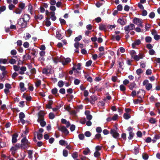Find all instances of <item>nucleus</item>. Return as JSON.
<instances>
[{"label": "nucleus", "mask_w": 160, "mask_h": 160, "mask_svg": "<svg viewBox=\"0 0 160 160\" xmlns=\"http://www.w3.org/2000/svg\"><path fill=\"white\" fill-rule=\"evenodd\" d=\"M133 22L139 27H143V25L142 24V20L140 18H134L133 20Z\"/></svg>", "instance_id": "obj_1"}, {"label": "nucleus", "mask_w": 160, "mask_h": 160, "mask_svg": "<svg viewBox=\"0 0 160 160\" xmlns=\"http://www.w3.org/2000/svg\"><path fill=\"white\" fill-rule=\"evenodd\" d=\"M143 85L145 86L146 89L148 90H150L152 87V84L148 82V81L147 80H144L143 82Z\"/></svg>", "instance_id": "obj_2"}, {"label": "nucleus", "mask_w": 160, "mask_h": 160, "mask_svg": "<svg viewBox=\"0 0 160 160\" xmlns=\"http://www.w3.org/2000/svg\"><path fill=\"white\" fill-rule=\"evenodd\" d=\"M30 17L27 14H24L22 18L23 20L25 22L23 23L22 25V27H25L26 24V22L29 20Z\"/></svg>", "instance_id": "obj_3"}, {"label": "nucleus", "mask_w": 160, "mask_h": 160, "mask_svg": "<svg viewBox=\"0 0 160 160\" xmlns=\"http://www.w3.org/2000/svg\"><path fill=\"white\" fill-rule=\"evenodd\" d=\"M25 117V115L23 112H21L19 114V120L18 122L19 123H21L22 124H24L25 122V121L23 118Z\"/></svg>", "instance_id": "obj_4"}, {"label": "nucleus", "mask_w": 160, "mask_h": 160, "mask_svg": "<svg viewBox=\"0 0 160 160\" xmlns=\"http://www.w3.org/2000/svg\"><path fill=\"white\" fill-rule=\"evenodd\" d=\"M110 133L112 135V136L115 138H117L119 136V134L115 130L112 129L110 130Z\"/></svg>", "instance_id": "obj_5"}, {"label": "nucleus", "mask_w": 160, "mask_h": 160, "mask_svg": "<svg viewBox=\"0 0 160 160\" xmlns=\"http://www.w3.org/2000/svg\"><path fill=\"white\" fill-rule=\"evenodd\" d=\"M19 148V145H18L17 144L15 145L14 146L12 147L10 149V151L11 152L12 154L14 156L15 153L16 151Z\"/></svg>", "instance_id": "obj_6"}, {"label": "nucleus", "mask_w": 160, "mask_h": 160, "mask_svg": "<svg viewBox=\"0 0 160 160\" xmlns=\"http://www.w3.org/2000/svg\"><path fill=\"white\" fill-rule=\"evenodd\" d=\"M135 28L134 25L133 24H131L129 25L124 27V30L128 32V33L130 30H133Z\"/></svg>", "instance_id": "obj_7"}, {"label": "nucleus", "mask_w": 160, "mask_h": 160, "mask_svg": "<svg viewBox=\"0 0 160 160\" xmlns=\"http://www.w3.org/2000/svg\"><path fill=\"white\" fill-rule=\"evenodd\" d=\"M62 64L64 65L67 64L71 61V59L69 58H67L65 59L63 57H62Z\"/></svg>", "instance_id": "obj_8"}, {"label": "nucleus", "mask_w": 160, "mask_h": 160, "mask_svg": "<svg viewBox=\"0 0 160 160\" xmlns=\"http://www.w3.org/2000/svg\"><path fill=\"white\" fill-rule=\"evenodd\" d=\"M58 129L66 134H68L69 133V132L64 126H61L58 128Z\"/></svg>", "instance_id": "obj_9"}, {"label": "nucleus", "mask_w": 160, "mask_h": 160, "mask_svg": "<svg viewBox=\"0 0 160 160\" xmlns=\"http://www.w3.org/2000/svg\"><path fill=\"white\" fill-rule=\"evenodd\" d=\"M38 121L40 123L41 126L42 127L45 126L46 125V122L44 121V118H41L40 119H38Z\"/></svg>", "instance_id": "obj_10"}, {"label": "nucleus", "mask_w": 160, "mask_h": 160, "mask_svg": "<svg viewBox=\"0 0 160 160\" xmlns=\"http://www.w3.org/2000/svg\"><path fill=\"white\" fill-rule=\"evenodd\" d=\"M85 114L86 116V118L88 120H90L92 119V116L90 114V112L89 111H86L85 112Z\"/></svg>", "instance_id": "obj_11"}, {"label": "nucleus", "mask_w": 160, "mask_h": 160, "mask_svg": "<svg viewBox=\"0 0 160 160\" xmlns=\"http://www.w3.org/2000/svg\"><path fill=\"white\" fill-rule=\"evenodd\" d=\"M22 145H24L25 147H27L28 144L29 143L28 141L25 138H23L21 141Z\"/></svg>", "instance_id": "obj_12"}, {"label": "nucleus", "mask_w": 160, "mask_h": 160, "mask_svg": "<svg viewBox=\"0 0 160 160\" xmlns=\"http://www.w3.org/2000/svg\"><path fill=\"white\" fill-rule=\"evenodd\" d=\"M143 56L142 54H140L139 55H136L133 58V59L137 61H138L140 59L143 58Z\"/></svg>", "instance_id": "obj_13"}, {"label": "nucleus", "mask_w": 160, "mask_h": 160, "mask_svg": "<svg viewBox=\"0 0 160 160\" xmlns=\"http://www.w3.org/2000/svg\"><path fill=\"white\" fill-rule=\"evenodd\" d=\"M20 90L22 92H24L26 90V88L24 87V84L23 82H21L19 84Z\"/></svg>", "instance_id": "obj_14"}, {"label": "nucleus", "mask_w": 160, "mask_h": 160, "mask_svg": "<svg viewBox=\"0 0 160 160\" xmlns=\"http://www.w3.org/2000/svg\"><path fill=\"white\" fill-rule=\"evenodd\" d=\"M18 135L16 133H14L12 136V143H15L17 141V138L18 137Z\"/></svg>", "instance_id": "obj_15"}, {"label": "nucleus", "mask_w": 160, "mask_h": 160, "mask_svg": "<svg viewBox=\"0 0 160 160\" xmlns=\"http://www.w3.org/2000/svg\"><path fill=\"white\" fill-rule=\"evenodd\" d=\"M141 43V41L140 40L138 39L136 40L134 43L132 44V46L133 48H135L137 45H138Z\"/></svg>", "instance_id": "obj_16"}, {"label": "nucleus", "mask_w": 160, "mask_h": 160, "mask_svg": "<svg viewBox=\"0 0 160 160\" xmlns=\"http://www.w3.org/2000/svg\"><path fill=\"white\" fill-rule=\"evenodd\" d=\"M20 69V71L19 73L21 74H23L24 73V72L27 70L26 68L24 66L21 67Z\"/></svg>", "instance_id": "obj_17"}, {"label": "nucleus", "mask_w": 160, "mask_h": 160, "mask_svg": "<svg viewBox=\"0 0 160 160\" xmlns=\"http://www.w3.org/2000/svg\"><path fill=\"white\" fill-rule=\"evenodd\" d=\"M118 22L121 25H124L125 24L126 22L125 20L122 18H119L118 20Z\"/></svg>", "instance_id": "obj_18"}, {"label": "nucleus", "mask_w": 160, "mask_h": 160, "mask_svg": "<svg viewBox=\"0 0 160 160\" xmlns=\"http://www.w3.org/2000/svg\"><path fill=\"white\" fill-rule=\"evenodd\" d=\"M62 57L60 58H54L53 59V61L55 63H57L59 62H61L62 61Z\"/></svg>", "instance_id": "obj_19"}, {"label": "nucleus", "mask_w": 160, "mask_h": 160, "mask_svg": "<svg viewBox=\"0 0 160 160\" xmlns=\"http://www.w3.org/2000/svg\"><path fill=\"white\" fill-rule=\"evenodd\" d=\"M50 14L51 19L52 21H54L56 19V18L55 16V12H50Z\"/></svg>", "instance_id": "obj_20"}, {"label": "nucleus", "mask_w": 160, "mask_h": 160, "mask_svg": "<svg viewBox=\"0 0 160 160\" xmlns=\"http://www.w3.org/2000/svg\"><path fill=\"white\" fill-rule=\"evenodd\" d=\"M49 18H46L45 25L47 27H49L51 25V22L49 21Z\"/></svg>", "instance_id": "obj_21"}, {"label": "nucleus", "mask_w": 160, "mask_h": 160, "mask_svg": "<svg viewBox=\"0 0 160 160\" xmlns=\"http://www.w3.org/2000/svg\"><path fill=\"white\" fill-rule=\"evenodd\" d=\"M44 113L43 112H40L38 113V119L40 118H44L43 116L44 115Z\"/></svg>", "instance_id": "obj_22"}, {"label": "nucleus", "mask_w": 160, "mask_h": 160, "mask_svg": "<svg viewBox=\"0 0 160 160\" xmlns=\"http://www.w3.org/2000/svg\"><path fill=\"white\" fill-rule=\"evenodd\" d=\"M152 39V38L148 36L145 38V40L146 42L148 43L151 42Z\"/></svg>", "instance_id": "obj_23"}, {"label": "nucleus", "mask_w": 160, "mask_h": 160, "mask_svg": "<svg viewBox=\"0 0 160 160\" xmlns=\"http://www.w3.org/2000/svg\"><path fill=\"white\" fill-rule=\"evenodd\" d=\"M142 156L144 160H147L148 158V156L145 153H143Z\"/></svg>", "instance_id": "obj_24"}, {"label": "nucleus", "mask_w": 160, "mask_h": 160, "mask_svg": "<svg viewBox=\"0 0 160 160\" xmlns=\"http://www.w3.org/2000/svg\"><path fill=\"white\" fill-rule=\"evenodd\" d=\"M160 138V136L158 135H155L154 136V139L152 140V141L153 143H154L156 142L157 139H159Z\"/></svg>", "instance_id": "obj_25"}, {"label": "nucleus", "mask_w": 160, "mask_h": 160, "mask_svg": "<svg viewBox=\"0 0 160 160\" xmlns=\"http://www.w3.org/2000/svg\"><path fill=\"white\" fill-rule=\"evenodd\" d=\"M123 117L125 119H128L130 118V116L128 113H126L124 114Z\"/></svg>", "instance_id": "obj_26"}, {"label": "nucleus", "mask_w": 160, "mask_h": 160, "mask_svg": "<svg viewBox=\"0 0 160 160\" xmlns=\"http://www.w3.org/2000/svg\"><path fill=\"white\" fill-rule=\"evenodd\" d=\"M35 18L36 19L41 20L43 18V16L42 15H39L38 16H35Z\"/></svg>", "instance_id": "obj_27"}, {"label": "nucleus", "mask_w": 160, "mask_h": 160, "mask_svg": "<svg viewBox=\"0 0 160 160\" xmlns=\"http://www.w3.org/2000/svg\"><path fill=\"white\" fill-rule=\"evenodd\" d=\"M25 4L23 3H20L19 5V8L22 10L24 8Z\"/></svg>", "instance_id": "obj_28"}, {"label": "nucleus", "mask_w": 160, "mask_h": 160, "mask_svg": "<svg viewBox=\"0 0 160 160\" xmlns=\"http://www.w3.org/2000/svg\"><path fill=\"white\" fill-rule=\"evenodd\" d=\"M59 143L61 145H64L65 144L68 145V143H66L65 141L63 140H60L59 141Z\"/></svg>", "instance_id": "obj_29"}, {"label": "nucleus", "mask_w": 160, "mask_h": 160, "mask_svg": "<svg viewBox=\"0 0 160 160\" xmlns=\"http://www.w3.org/2000/svg\"><path fill=\"white\" fill-rule=\"evenodd\" d=\"M22 10L18 8L16 9L15 12L17 14H20L22 12Z\"/></svg>", "instance_id": "obj_30"}, {"label": "nucleus", "mask_w": 160, "mask_h": 160, "mask_svg": "<svg viewBox=\"0 0 160 160\" xmlns=\"http://www.w3.org/2000/svg\"><path fill=\"white\" fill-rule=\"evenodd\" d=\"M149 121L150 123L152 124H154L157 122L155 119L153 118H150L149 120Z\"/></svg>", "instance_id": "obj_31"}, {"label": "nucleus", "mask_w": 160, "mask_h": 160, "mask_svg": "<svg viewBox=\"0 0 160 160\" xmlns=\"http://www.w3.org/2000/svg\"><path fill=\"white\" fill-rule=\"evenodd\" d=\"M91 97L92 100V101H91L92 103H93L95 101H96L97 100V98L96 96H91Z\"/></svg>", "instance_id": "obj_32"}, {"label": "nucleus", "mask_w": 160, "mask_h": 160, "mask_svg": "<svg viewBox=\"0 0 160 160\" xmlns=\"http://www.w3.org/2000/svg\"><path fill=\"white\" fill-rule=\"evenodd\" d=\"M143 72V71L141 69L139 68L137 70L136 72L138 75H139L142 74Z\"/></svg>", "instance_id": "obj_33"}, {"label": "nucleus", "mask_w": 160, "mask_h": 160, "mask_svg": "<svg viewBox=\"0 0 160 160\" xmlns=\"http://www.w3.org/2000/svg\"><path fill=\"white\" fill-rule=\"evenodd\" d=\"M63 85L64 82L62 81H60L58 83V85L60 88L62 87L63 86Z\"/></svg>", "instance_id": "obj_34"}, {"label": "nucleus", "mask_w": 160, "mask_h": 160, "mask_svg": "<svg viewBox=\"0 0 160 160\" xmlns=\"http://www.w3.org/2000/svg\"><path fill=\"white\" fill-rule=\"evenodd\" d=\"M129 135L128 137V138L130 140L132 139L133 137L134 134L132 132H129Z\"/></svg>", "instance_id": "obj_35"}, {"label": "nucleus", "mask_w": 160, "mask_h": 160, "mask_svg": "<svg viewBox=\"0 0 160 160\" xmlns=\"http://www.w3.org/2000/svg\"><path fill=\"white\" fill-rule=\"evenodd\" d=\"M82 38V36L81 35H80L75 38L74 41L75 42L81 40Z\"/></svg>", "instance_id": "obj_36"}, {"label": "nucleus", "mask_w": 160, "mask_h": 160, "mask_svg": "<svg viewBox=\"0 0 160 160\" xmlns=\"http://www.w3.org/2000/svg\"><path fill=\"white\" fill-rule=\"evenodd\" d=\"M130 54L131 57L133 58L136 55V52L134 50H132L130 52Z\"/></svg>", "instance_id": "obj_37"}, {"label": "nucleus", "mask_w": 160, "mask_h": 160, "mask_svg": "<svg viewBox=\"0 0 160 160\" xmlns=\"http://www.w3.org/2000/svg\"><path fill=\"white\" fill-rule=\"evenodd\" d=\"M7 61L6 59H0V63H6Z\"/></svg>", "instance_id": "obj_38"}, {"label": "nucleus", "mask_w": 160, "mask_h": 160, "mask_svg": "<svg viewBox=\"0 0 160 160\" xmlns=\"http://www.w3.org/2000/svg\"><path fill=\"white\" fill-rule=\"evenodd\" d=\"M99 29L101 30H104L106 29V26L103 24L101 25L99 27Z\"/></svg>", "instance_id": "obj_39"}, {"label": "nucleus", "mask_w": 160, "mask_h": 160, "mask_svg": "<svg viewBox=\"0 0 160 160\" xmlns=\"http://www.w3.org/2000/svg\"><path fill=\"white\" fill-rule=\"evenodd\" d=\"M90 152V150L87 148L85 149L83 152V153L85 155H87Z\"/></svg>", "instance_id": "obj_40"}, {"label": "nucleus", "mask_w": 160, "mask_h": 160, "mask_svg": "<svg viewBox=\"0 0 160 160\" xmlns=\"http://www.w3.org/2000/svg\"><path fill=\"white\" fill-rule=\"evenodd\" d=\"M136 84L135 83H132L129 86V88L130 90H132L133 88L135 87Z\"/></svg>", "instance_id": "obj_41"}, {"label": "nucleus", "mask_w": 160, "mask_h": 160, "mask_svg": "<svg viewBox=\"0 0 160 160\" xmlns=\"http://www.w3.org/2000/svg\"><path fill=\"white\" fill-rule=\"evenodd\" d=\"M41 84V81L38 80L35 83V85L37 87H39Z\"/></svg>", "instance_id": "obj_42"}, {"label": "nucleus", "mask_w": 160, "mask_h": 160, "mask_svg": "<svg viewBox=\"0 0 160 160\" xmlns=\"http://www.w3.org/2000/svg\"><path fill=\"white\" fill-rule=\"evenodd\" d=\"M98 105L100 107H102L104 105V102L103 101H101L98 102Z\"/></svg>", "instance_id": "obj_43"}, {"label": "nucleus", "mask_w": 160, "mask_h": 160, "mask_svg": "<svg viewBox=\"0 0 160 160\" xmlns=\"http://www.w3.org/2000/svg\"><path fill=\"white\" fill-rule=\"evenodd\" d=\"M120 90L122 91H124L125 90V87L123 85H121L120 86Z\"/></svg>", "instance_id": "obj_44"}, {"label": "nucleus", "mask_w": 160, "mask_h": 160, "mask_svg": "<svg viewBox=\"0 0 160 160\" xmlns=\"http://www.w3.org/2000/svg\"><path fill=\"white\" fill-rule=\"evenodd\" d=\"M32 151L30 150V151H28V157H29V158H30L31 159H32Z\"/></svg>", "instance_id": "obj_45"}, {"label": "nucleus", "mask_w": 160, "mask_h": 160, "mask_svg": "<svg viewBox=\"0 0 160 160\" xmlns=\"http://www.w3.org/2000/svg\"><path fill=\"white\" fill-rule=\"evenodd\" d=\"M14 70L16 71H18L20 69V67L17 65L13 66Z\"/></svg>", "instance_id": "obj_46"}, {"label": "nucleus", "mask_w": 160, "mask_h": 160, "mask_svg": "<svg viewBox=\"0 0 160 160\" xmlns=\"http://www.w3.org/2000/svg\"><path fill=\"white\" fill-rule=\"evenodd\" d=\"M37 138L39 140L41 139L42 137V134L39 133L38 132H37Z\"/></svg>", "instance_id": "obj_47"}, {"label": "nucleus", "mask_w": 160, "mask_h": 160, "mask_svg": "<svg viewBox=\"0 0 160 160\" xmlns=\"http://www.w3.org/2000/svg\"><path fill=\"white\" fill-rule=\"evenodd\" d=\"M72 32V31L70 29H68L66 32V34H68V37H69Z\"/></svg>", "instance_id": "obj_48"}, {"label": "nucleus", "mask_w": 160, "mask_h": 160, "mask_svg": "<svg viewBox=\"0 0 160 160\" xmlns=\"http://www.w3.org/2000/svg\"><path fill=\"white\" fill-rule=\"evenodd\" d=\"M63 155L64 157H67L68 155V151L67 150H64L63 151Z\"/></svg>", "instance_id": "obj_49"}, {"label": "nucleus", "mask_w": 160, "mask_h": 160, "mask_svg": "<svg viewBox=\"0 0 160 160\" xmlns=\"http://www.w3.org/2000/svg\"><path fill=\"white\" fill-rule=\"evenodd\" d=\"M92 63V62L91 60H89L86 62V66L89 67L91 65Z\"/></svg>", "instance_id": "obj_50"}, {"label": "nucleus", "mask_w": 160, "mask_h": 160, "mask_svg": "<svg viewBox=\"0 0 160 160\" xmlns=\"http://www.w3.org/2000/svg\"><path fill=\"white\" fill-rule=\"evenodd\" d=\"M48 70L49 69L45 68L43 69L42 72L44 74H47L48 73Z\"/></svg>", "instance_id": "obj_51"}, {"label": "nucleus", "mask_w": 160, "mask_h": 160, "mask_svg": "<svg viewBox=\"0 0 160 160\" xmlns=\"http://www.w3.org/2000/svg\"><path fill=\"white\" fill-rule=\"evenodd\" d=\"M52 92L53 94L55 95L57 93L58 90L56 88H54L52 89Z\"/></svg>", "instance_id": "obj_52"}, {"label": "nucleus", "mask_w": 160, "mask_h": 160, "mask_svg": "<svg viewBox=\"0 0 160 160\" xmlns=\"http://www.w3.org/2000/svg\"><path fill=\"white\" fill-rule=\"evenodd\" d=\"M49 118L51 119H53L55 117V115L52 113H50L49 115Z\"/></svg>", "instance_id": "obj_53"}, {"label": "nucleus", "mask_w": 160, "mask_h": 160, "mask_svg": "<svg viewBox=\"0 0 160 160\" xmlns=\"http://www.w3.org/2000/svg\"><path fill=\"white\" fill-rule=\"evenodd\" d=\"M155 16L154 13L153 12H152L150 13L149 15V17L150 18H153Z\"/></svg>", "instance_id": "obj_54"}, {"label": "nucleus", "mask_w": 160, "mask_h": 160, "mask_svg": "<svg viewBox=\"0 0 160 160\" xmlns=\"http://www.w3.org/2000/svg\"><path fill=\"white\" fill-rule=\"evenodd\" d=\"M141 67L142 68H144L146 67L145 63L143 61L141 62L140 63Z\"/></svg>", "instance_id": "obj_55"}, {"label": "nucleus", "mask_w": 160, "mask_h": 160, "mask_svg": "<svg viewBox=\"0 0 160 160\" xmlns=\"http://www.w3.org/2000/svg\"><path fill=\"white\" fill-rule=\"evenodd\" d=\"M72 157L74 158H76L78 156V154L77 152H74L72 154Z\"/></svg>", "instance_id": "obj_56"}, {"label": "nucleus", "mask_w": 160, "mask_h": 160, "mask_svg": "<svg viewBox=\"0 0 160 160\" xmlns=\"http://www.w3.org/2000/svg\"><path fill=\"white\" fill-rule=\"evenodd\" d=\"M24 47L28 48L29 47V43L28 42H25L23 44Z\"/></svg>", "instance_id": "obj_57"}, {"label": "nucleus", "mask_w": 160, "mask_h": 160, "mask_svg": "<svg viewBox=\"0 0 160 160\" xmlns=\"http://www.w3.org/2000/svg\"><path fill=\"white\" fill-rule=\"evenodd\" d=\"M149 54L151 55L154 54L155 53V51L153 49H150L149 51Z\"/></svg>", "instance_id": "obj_58"}, {"label": "nucleus", "mask_w": 160, "mask_h": 160, "mask_svg": "<svg viewBox=\"0 0 160 160\" xmlns=\"http://www.w3.org/2000/svg\"><path fill=\"white\" fill-rule=\"evenodd\" d=\"M9 62L10 63L12 64H14L16 62V61L15 59H12L10 60Z\"/></svg>", "instance_id": "obj_59"}, {"label": "nucleus", "mask_w": 160, "mask_h": 160, "mask_svg": "<svg viewBox=\"0 0 160 160\" xmlns=\"http://www.w3.org/2000/svg\"><path fill=\"white\" fill-rule=\"evenodd\" d=\"M146 74L147 75H151L152 74V70L151 69H148L146 72Z\"/></svg>", "instance_id": "obj_60"}, {"label": "nucleus", "mask_w": 160, "mask_h": 160, "mask_svg": "<svg viewBox=\"0 0 160 160\" xmlns=\"http://www.w3.org/2000/svg\"><path fill=\"white\" fill-rule=\"evenodd\" d=\"M154 38L156 40H158L160 39V36L157 34L154 36Z\"/></svg>", "instance_id": "obj_61"}, {"label": "nucleus", "mask_w": 160, "mask_h": 160, "mask_svg": "<svg viewBox=\"0 0 160 160\" xmlns=\"http://www.w3.org/2000/svg\"><path fill=\"white\" fill-rule=\"evenodd\" d=\"M17 54V51L13 49L11 51V54L12 55H15Z\"/></svg>", "instance_id": "obj_62"}, {"label": "nucleus", "mask_w": 160, "mask_h": 160, "mask_svg": "<svg viewBox=\"0 0 160 160\" xmlns=\"http://www.w3.org/2000/svg\"><path fill=\"white\" fill-rule=\"evenodd\" d=\"M96 131L97 132L100 133L102 132V130L101 127H98L96 128Z\"/></svg>", "instance_id": "obj_63"}, {"label": "nucleus", "mask_w": 160, "mask_h": 160, "mask_svg": "<svg viewBox=\"0 0 160 160\" xmlns=\"http://www.w3.org/2000/svg\"><path fill=\"white\" fill-rule=\"evenodd\" d=\"M100 153L98 151H96L94 153V156L95 157H97L99 156Z\"/></svg>", "instance_id": "obj_64"}]
</instances>
